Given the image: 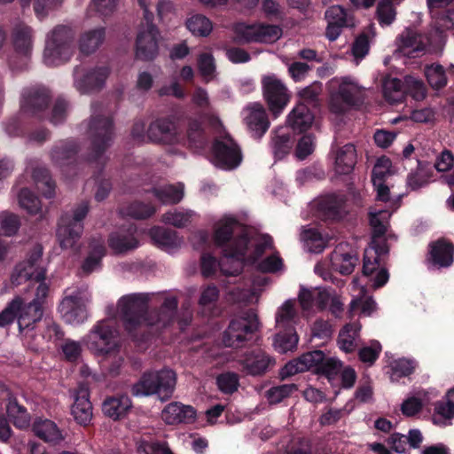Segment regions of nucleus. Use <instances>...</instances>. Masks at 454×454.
I'll use <instances>...</instances> for the list:
<instances>
[{
    "mask_svg": "<svg viewBox=\"0 0 454 454\" xmlns=\"http://www.w3.org/2000/svg\"><path fill=\"white\" fill-rule=\"evenodd\" d=\"M177 309L176 297L166 294H130L121 297L116 308L108 306L109 317H120L129 333L143 325L163 327L172 322Z\"/></svg>",
    "mask_w": 454,
    "mask_h": 454,
    "instance_id": "1",
    "label": "nucleus"
},
{
    "mask_svg": "<svg viewBox=\"0 0 454 454\" xmlns=\"http://www.w3.org/2000/svg\"><path fill=\"white\" fill-rule=\"evenodd\" d=\"M214 239L217 246L223 247L226 258H236L232 270L221 267L225 275H238L245 261L254 262L264 251L272 247V239L268 235H251L234 217L224 216L214 226Z\"/></svg>",
    "mask_w": 454,
    "mask_h": 454,
    "instance_id": "2",
    "label": "nucleus"
},
{
    "mask_svg": "<svg viewBox=\"0 0 454 454\" xmlns=\"http://www.w3.org/2000/svg\"><path fill=\"white\" fill-rule=\"evenodd\" d=\"M117 331L109 320L98 322L82 339L86 347L97 356H106L113 359L114 365L110 368L112 373L118 372L123 362L119 355V345L116 341Z\"/></svg>",
    "mask_w": 454,
    "mask_h": 454,
    "instance_id": "3",
    "label": "nucleus"
},
{
    "mask_svg": "<svg viewBox=\"0 0 454 454\" xmlns=\"http://www.w3.org/2000/svg\"><path fill=\"white\" fill-rule=\"evenodd\" d=\"M93 112L87 124V134L90 140V160L97 161L99 165L106 162L104 155L112 145L114 126L112 119L106 115L98 105L92 106Z\"/></svg>",
    "mask_w": 454,
    "mask_h": 454,
    "instance_id": "4",
    "label": "nucleus"
},
{
    "mask_svg": "<svg viewBox=\"0 0 454 454\" xmlns=\"http://www.w3.org/2000/svg\"><path fill=\"white\" fill-rule=\"evenodd\" d=\"M176 383V373L170 369L148 372L132 386L131 392L135 396L157 395L160 399H168Z\"/></svg>",
    "mask_w": 454,
    "mask_h": 454,
    "instance_id": "5",
    "label": "nucleus"
},
{
    "mask_svg": "<svg viewBox=\"0 0 454 454\" xmlns=\"http://www.w3.org/2000/svg\"><path fill=\"white\" fill-rule=\"evenodd\" d=\"M74 32L64 25L56 26L46 37L43 60L48 66H56L68 60L73 54Z\"/></svg>",
    "mask_w": 454,
    "mask_h": 454,
    "instance_id": "6",
    "label": "nucleus"
},
{
    "mask_svg": "<svg viewBox=\"0 0 454 454\" xmlns=\"http://www.w3.org/2000/svg\"><path fill=\"white\" fill-rule=\"evenodd\" d=\"M88 212L89 203L82 201L72 210L71 214L67 213L60 217L57 237L62 248L74 247L83 231L82 221Z\"/></svg>",
    "mask_w": 454,
    "mask_h": 454,
    "instance_id": "7",
    "label": "nucleus"
},
{
    "mask_svg": "<svg viewBox=\"0 0 454 454\" xmlns=\"http://www.w3.org/2000/svg\"><path fill=\"white\" fill-rule=\"evenodd\" d=\"M257 315L253 310L232 318L223 333V343L230 348H240L249 336L258 329Z\"/></svg>",
    "mask_w": 454,
    "mask_h": 454,
    "instance_id": "8",
    "label": "nucleus"
},
{
    "mask_svg": "<svg viewBox=\"0 0 454 454\" xmlns=\"http://www.w3.org/2000/svg\"><path fill=\"white\" fill-rule=\"evenodd\" d=\"M262 94L270 111L278 116L291 99L286 85L275 74L265 75L262 79Z\"/></svg>",
    "mask_w": 454,
    "mask_h": 454,
    "instance_id": "9",
    "label": "nucleus"
},
{
    "mask_svg": "<svg viewBox=\"0 0 454 454\" xmlns=\"http://www.w3.org/2000/svg\"><path fill=\"white\" fill-rule=\"evenodd\" d=\"M42 255V247L40 246L35 247L28 258L15 267L11 278L12 285L19 286L27 280H35V282L43 280L46 270Z\"/></svg>",
    "mask_w": 454,
    "mask_h": 454,
    "instance_id": "10",
    "label": "nucleus"
},
{
    "mask_svg": "<svg viewBox=\"0 0 454 454\" xmlns=\"http://www.w3.org/2000/svg\"><path fill=\"white\" fill-rule=\"evenodd\" d=\"M298 98L297 105L287 116V123L294 132L305 134L312 127V88L299 90Z\"/></svg>",
    "mask_w": 454,
    "mask_h": 454,
    "instance_id": "11",
    "label": "nucleus"
},
{
    "mask_svg": "<svg viewBox=\"0 0 454 454\" xmlns=\"http://www.w3.org/2000/svg\"><path fill=\"white\" fill-rule=\"evenodd\" d=\"M90 297L85 294V289H78L67 294L61 301L59 309L63 319L71 325H80L87 319L86 303Z\"/></svg>",
    "mask_w": 454,
    "mask_h": 454,
    "instance_id": "12",
    "label": "nucleus"
},
{
    "mask_svg": "<svg viewBox=\"0 0 454 454\" xmlns=\"http://www.w3.org/2000/svg\"><path fill=\"white\" fill-rule=\"evenodd\" d=\"M363 102L361 89L356 83L343 80L337 93L332 95L329 107L332 113L342 114L351 107L361 106Z\"/></svg>",
    "mask_w": 454,
    "mask_h": 454,
    "instance_id": "13",
    "label": "nucleus"
},
{
    "mask_svg": "<svg viewBox=\"0 0 454 454\" xmlns=\"http://www.w3.org/2000/svg\"><path fill=\"white\" fill-rule=\"evenodd\" d=\"M153 19L145 20V23L140 27L136 40V56L143 60H152L159 53L160 35L153 24Z\"/></svg>",
    "mask_w": 454,
    "mask_h": 454,
    "instance_id": "14",
    "label": "nucleus"
},
{
    "mask_svg": "<svg viewBox=\"0 0 454 454\" xmlns=\"http://www.w3.org/2000/svg\"><path fill=\"white\" fill-rule=\"evenodd\" d=\"M214 165L223 169H232L237 168L241 161L240 150L229 137L216 140L213 147Z\"/></svg>",
    "mask_w": 454,
    "mask_h": 454,
    "instance_id": "15",
    "label": "nucleus"
},
{
    "mask_svg": "<svg viewBox=\"0 0 454 454\" xmlns=\"http://www.w3.org/2000/svg\"><path fill=\"white\" fill-rule=\"evenodd\" d=\"M50 98V93L44 87L25 88L20 96V111L31 116L40 115L48 107Z\"/></svg>",
    "mask_w": 454,
    "mask_h": 454,
    "instance_id": "16",
    "label": "nucleus"
},
{
    "mask_svg": "<svg viewBox=\"0 0 454 454\" xmlns=\"http://www.w3.org/2000/svg\"><path fill=\"white\" fill-rule=\"evenodd\" d=\"M237 34L244 42H259L271 43L280 38L282 30L274 25H239Z\"/></svg>",
    "mask_w": 454,
    "mask_h": 454,
    "instance_id": "17",
    "label": "nucleus"
},
{
    "mask_svg": "<svg viewBox=\"0 0 454 454\" xmlns=\"http://www.w3.org/2000/svg\"><path fill=\"white\" fill-rule=\"evenodd\" d=\"M109 74V70L106 67H100L91 69H85L82 67H76L74 69V87L81 93H87L92 90L100 88Z\"/></svg>",
    "mask_w": 454,
    "mask_h": 454,
    "instance_id": "18",
    "label": "nucleus"
},
{
    "mask_svg": "<svg viewBox=\"0 0 454 454\" xmlns=\"http://www.w3.org/2000/svg\"><path fill=\"white\" fill-rule=\"evenodd\" d=\"M147 137L154 143L173 145L179 141V131L173 119L163 117L150 124Z\"/></svg>",
    "mask_w": 454,
    "mask_h": 454,
    "instance_id": "19",
    "label": "nucleus"
},
{
    "mask_svg": "<svg viewBox=\"0 0 454 454\" xmlns=\"http://www.w3.org/2000/svg\"><path fill=\"white\" fill-rule=\"evenodd\" d=\"M239 364L246 373L258 376L264 374L274 366L275 360L262 350H253L246 352L239 359Z\"/></svg>",
    "mask_w": 454,
    "mask_h": 454,
    "instance_id": "20",
    "label": "nucleus"
},
{
    "mask_svg": "<svg viewBox=\"0 0 454 454\" xmlns=\"http://www.w3.org/2000/svg\"><path fill=\"white\" fill-rule=\"evenodd\" d=\"M134 224L122 227L111 233L108 239L109 247L115 254H125L137 248L140 245Z\"/></svg>",
    "mask_w": 454,
    "mask_h": 454,
    "instance_id": "21",
    "label": "nucleus"
},
{
    "mask_svg": "<svg viewBox=\"0 0 454 454\" xmlns=\"http://www.w3.org/2000/svg\"><path fill=\"white\" fill-rule=\"evenodd\" d=\"M32 29L20 24L15 27L12 33V43L17 53L20 54L21 64L17 65L14 59L12 58L9 62L12 68L20 69L27 64V56L31 52L33 39Z\"/></svg>",
    "mask_w": 454,
    "mask_h": 454,
    "instance_id": "22",
    "label": "nucleus"
},
{
    "mask_svg": "<svg viewBox=\"0 0 454 454\" xmlns=\"http://www.w3.org/2000/svg\"><path fill=\"white\" fill-rule=\"evenodd\" d=\"M244 120L249 130L257 137H261L270 127L266 111L260 103H251L244 109Z\"/></svg>",
    "mask_w": 454,
    "mask_h": 454,
    "instance_id": "23",
    "label": "nucleus"
},
{
    "mask_svg": "<svg viewBox=\"0 0 454 454\" xmlns=\"http://www.w3.org/2000/svg\"><path fill=\"white\" fill-rule=\"evenodd\" d=\"M74 420L80 425H87L92 419V404L90 401L89 387L80 384L74 393V402L71 408Z\"/></svg>",
    "mask_w": 454,
    "mask_h": 454,
    "instance_id": "24",
    "label": "nucleus"
},
{
    "mask_svg": "<svg viewBox=\"0 0 454 454\" xmlns=\"http://www.w3.org/2000/svg\"><path fill=\"white\" fill-rule=\"evenodd\" d=\"M397 51L408 58H416L425 51L423 35L411 28L404 29L396 39Z\"/></svg>",
    "mask_w": 454,
    "mask_h": 454,
    "instance_id": "25",
    "label": "nucleus"
},
{
    "mask_svg": "<svg viewBox=\"0 0 454 454\" xmlns=\"http://www.w3.org/2000/svg\"><path fill=\"white\" fill-rule=\"evenodd\" d=\"M314 306L319 311L329 309L335 317L343 311V303L332 287H314Z\"/></svg>",
    "mask_w": 454,
    "mask_h": 454,
    "instance_id": "26",
    "label": "nucleus"
},
{
    "mask_svg": "<svg viewBox=\"0 0 454 454\" xmlns=\"http://www.w3.org/2000/svg\"><path fill=\"white\" fill-rule=\"evenodd\" d=\"M75 153L76 147L72 141H61L51 151L52 161L62 168L66 176L76 170V166L74 165Z\"/></svg>",
    "mask_w": 454,
    "mask_h": 454,
    "instance_id": "27",
    "label": "nucleus"
},
{
    "mask_svg": "<svg viewBox=\"0 0 454 454\" xmlns=\"http://www.w3.org/2000/svg\"><path fill=\"white\" fill-rule=\"evenodd\" d=\"M346 200L344 196L334 193L326 194L318 199L317 207V210L322 213L327 220H340L345 214Z\"/></svg>",
    "mask_w": 454,
    "mask_h": 454,
    "instance_id": "28",
    "label": "nucleus"
},
{
    "mask_svg": "<svg viewBox=\"0 0 454 454\" xmlns=\"http://www.w3.org/2000/svg\"><path fill=\"white\" fill-rule=\"evenodd\" d=\"M43 314V309L39 305L28 302L24 303L21 298L20 309L18 311V325L20 333L27 336L34 329L35 325L39 322Z\"/></svg>",
    "mask_w": 454,
    "mask_h": 454,
    "instance_id": "29",
    "label": "nucleus"
},
{
    "mask_svg": "<svg viewBox=\"0 0 454 454\" xmlns=\"http://www.w3.org/2000/svg\"><path fill=\"white\" fill-rule=\"evenodd\" d=\"M106 30L105 27H97L82 31L78 39V48L82 55L89 56L96 52L105 43Z\"/></svg>",
    "mask_w": 454,
    "mask_h": 454,
    "instance_id": "30",
    "label": "nucleus"
},
{
    "mask_svg": "<svg viewBox=\"0 0 454 454\" xmlns=\"http://www.w3.org/2000/svg\"><path fill=\"white\" fill-rule=\"evenodd\" d=\"M342 366L339 359L327 357L323 351L314 349V374L324 376L332 382L340 374Z\"/></svg>",
    "mask_w": 454,
    "mask_h": 454,
    "instance_id": "31",
    "label": "nucleus"
},
{
    "mask_svg": "<svg viewBox=\"0 0 454 454\" xmlns=\"http://www.w3.org/2000/svg\"><path fill=\"white\" fill-rule=\"evenodd\" d=\"M428 260L433 265L447 268L453 263L454 245L445 239L431 242Z\"/></svg>",
    "mask_w": 454,
    "mask_h": 454,
    "instance_id": "32",
    "label": "nucleus"
},
{
    "mask_svg": "<svg viewBox=\"0 0 454 454\" xmlns=\"http://www.w3.org/2000/svg\"><path fill=\"white\" fill-rule=\"evenodd\" d=\"M0 390L2 398L7 401L6 412L14 426L19 428L27 427L30 423V416L27 410L17 403L16 398L3 385H0Z\"/></svg>",
    "mask_w": 454,
    "mask_h": 454,
    "instance_id": "33",
    "label": "nucleus"
},
{
    "mask_svg": "<svg viewBox=\"0 0 454 454\" xmlns=\"http://www.w3.org/2000/svg\"><path fill=\"white\" fill-rule=\"evenodd\" d=\"M196 412L192 406L180 403H171L162 411V419L169 425L178 423H191L195 418Z\"/></svg>",
    "mask_w": 454,
    "mask_h": 454,
    "instance_id": "34",
    "label": "nucleus"
},
{
    "mask_svg": "<svg viewBox=\"0 0 454 454\" xmlns=\"http://www.w3.org/2000/svg\"><path fill=\"white\" fill-rule=\"evenodd\" d=\"M298 320V311L295 309V300L285 301L276 310L275 325L279 331L294 330Z\"/></svg>",
    "mask_w": 454,
    "mask_h": 454,
    "instance_id": "35",
    "label": "nucleus"
},
{
    "mask_svg": "<svg viewBox=\"0 0 454 454\" xmlns=\"http://www.w3.org/2000/svg\"><path fill=\"white\" fill-rule=\"evenodd\" d=\"M131 408V401L127 395L106 398L102 404L104 414L114 420L122 419Z\"/></svg>",
    "mask_w": 454,
    "mask_h": 454,
    "instance_id": "36",
    "label": "nucleus"
},
{
    "mask_svg": "<svg viewBox=\"0 0 454 454\" xmlns=\"http://www.w3.org/2000/svg\"><path fill=\"white\" fill-rule=\"evenodd\" d=\"M149 235L154 244L168 252L173 251L182 244V239L176 235V231L161 227L152 228Z\"/></svg>",
    "mask_w": 454,
    "mask_h": 454,
    "instance_id": "37",
    "label": "nucleus"
},
{
    "mask_svg": "<svg viewBox=\"0 0 454 454\" xmlns=\"http://www.w3.org/2000/svg\"><path fill=\"white\" fill-rule=\"evenodd\" d=\"M356 163V153L354 145L347 144L340 148L335 156V170L340 175H348Z\"/></svg>",
    "mask_w": 454,
    "mask_h": 454,
    "instance_id": "38",
    "label": "nucleus"
},
{
    "mask_svg": "<svg viewBox=\"0 0 454 454\" xmlns=\"http://www.w3.org/2000/svg\"><path fill=\"white\" fill-rule=\"evenodd\" d=\"M183 184H165L153 189L154 197L162 204H176L184 195Z\"/></svg>",
    "mask_w": 454,
    "mask_h": 454,
    "instance_id": "39",
    "label": "nucleus"
},
{
    "mask_svg": "<svg viewBox=\"0 0 454 454\" xmlns=\"http://www.w3.org/2000/svg\"><path fill=\"white\" fill-rule=\"evenodd\" d=\"M433 176V167L430 162L418 160V167L407 176V185L412 191L426 185Z\"/></svg>",
    "mask_w": 454,
    "mask_h": 454,
    "instance_id": "40",
    "label": "nucleus"
},
{
    "mask_svg": "<svg viewBox=\"0 0 454 454\" xmlns=\"http://www.w3.org/2000/svg\"><path fill=\"white\" fill-rule=\"evenodd\" d=\"M33 431L41 439L49 442H59L63 440V435L57 425L49 419L35 421Z\"/></svg>",
    "mask_w": 454,
    "mask_h": 454,
    "instance_id": "41",
    "label": "nucleus"
},
{
    "mask_svg": "<svg viewBox=\"0 0 454 454\" xmlns=\"http://www.w3.org/2000/svg\"><path fill=\"white\" fill-rule=\"evenodd\" d=\"M196 216L197 214L191 209H174L162 215L161 221L176 228H184L190 224Z\"/></svg>",
    "mask_w": 454,
    "mask_h": 454,
    "instance_id": "42",
    "label": "nucleus"
},
{
    "mask_svg": "<svg viewBox=\"0 0 454 454\" xmlns=\"http://www.w3.org/2000/svg\"><path fill=\"white\" fill-rule=\"evenodd\" d=\"M312 366V352H307L299 358L287 363L280 371V377L286 379L296 373L309 371Z\"/></svg>",
    "mask_w": 454,
    "mask_h": 454,
    "instance_id": "43",
    "label": "nucleus"
},
{
    "mask_svg": "<svg viewBox=\"0 0 454 454\" xmlns=\"http://www.w3.org/2000/svg\"><path fill=\"white\" fill-rule=\"evenodd\" d=\"M32 177L44 197L52 198L55 195V184L51 180L49 172L43 167H36L33 169Z\"/></svg>",
    "mask_w": 454,
    "mask_h": 454,
    "instance_id": "44",
    "label": "nucleus"
},
{
    "mask_svg": "<svg viewBox=\"0 0 454 454\" xmlns=\"http://www.w3.org/2000/svg\"><path fill=\"white\" fill-rule=\"evenodd\" d=\"M105 246L102 240L91 244V249L89 255L82 265V270L84 274H90L100 267V262L105 255Z\"/></svg>",
    "mask_w": 454,
    "mask_h": 454,
    "instance_id": "45",
    "label": "nucleus"
},
{
    "mask_svg": "<svg viewBox=\"0 0 454 454\" xmlns=\"http://www.w3.org/2000/svg\"><path fill=\"white\" fill-rule=\"evenodd\" d=\"M417 364L414 360L399 358L394 360L390 364V379L392 381H398L400 379L411 375Z\"/></svg>",
    "mask_w": 454,
    "mask_h": 454,
    "instance_id": "46",
    "label": "nucleus"
},
{
    "mask_svg": "<svg viewBox=\"0 0 454 454\" xmlns=\"http://www.w3.org/2000/svg\"><path fill=\"white\" fill-rule=\"evenodd\" d=\"M235 260L236 258H226L223 255V258L217 262L216 260L209 254H204L201 256V273L204 277H210L215 272L216 268L219 267L221 271L225 274L222 270L221 263L224 262L225 268L232 270L235 266Z\"/></svg>",
    "mask_w": 454,
    "mask_h": 454,
    "instance_id": "47",
    "label": "nucleus"
},
{
    "mask_svg": "<svg viewBox=\"0 0 454 454\" xmlns=\"http://www.w3.org/2000/svg\"><path fill=\"white\" fill-rule=\"evenodd\" d=\"M298 343L294 330L279 331L274 338V348L279 353L293 351Z\"/></svg>",
    "mask_w": 454,
    "mask_h": 454,
    "instance_id": "48",
    "label": "nucleus"
},
{
    "mask_svg": "<svg viewBox=\"0 0 454 454\" xmlns=\"http://www.w3.org/2000/svg\"><path fill=\"white\" fill-rule=\"evenodd\" d=\"M390 214L387 210H380L376 213L369 214L370 224L372 228V239H381L386 235L387 231Z\"/></svg>",
    "mask_w": 454,
    "mask_h": 454,
    "instance_id": "49",
    "label": "nucleus"
},
{
    "mask_svg": "<svg viewBox=\"0 0 454 454\" xmlns=\"http://www.w3.org/2000/svg\"><path fill=\"white\" fill-rule=\"evenodd\" d=\"M425 75L429 85L434 90H441L447 84L446 71L440 64L427 66Z\"/></svg>",
    "mask_w": 454,
    "mask_h": 454,
    "instance_id": "50",
    "label": "nucleus"
},
{
    "mask_svg": "<svg viewBox=\"0 0 454 454\" xmlns=\"http://www.w3.org/2000/svg\"><path fill=\"white\" fill-rule=\"evenodd\" d=\"M358 262L359 257L356 254H338L333 259V266L341 275L348 276L354 271Z\"/></svg>",
    "mask_w": 454,
    "mask_h": 454,
    "instance_id": "51",
    "label": "nucleus"
},
{
    "mask_svg": "<svg viewBox=\"0 0 454 454\" xmlns=\"http://www.w3.org/2000/svg\"><path fill=\"white\" fill-rule=\"evenodd\" d=\"M19 205L31 215L41 213L42 205L40 200L28 189H22L18 195Z\"/></svg>",
    "mask_w": 454,
    "mask_h": 454,
    "instance_id": "52",
    "label": "nucleus"
},
{
    "mask_svg": "<svg viewBox=\"0 0 454 454\" xmlns=\"http://www.w3.org/2000/svg\"><path fill=\"white\" fill-rule=\"evenodd\" d=\"M187 28L195 35L207 36L212 31L211 21L204 15L193 14L186 20Z\"/></svg>",
    "mask_w": 454,
    "mask_h": 454,
    "instance_id": "53",
    "label": "nucleus"
},
{
    "mask_svg": "<svg viewBox=\"0 0 454 454\" xmlns=\"http://www.w3.org/2000/svg\"><path fill=\"white\" fill-rule=\"evenodd\" d=\"M297 390L295 384H283L268 389L265 393L269 403L277 404L291 396Z\"/></svg>",
    "mask_w": 454,
    "mask_h": 454,
    "instance_id": "54",
    "label": "nucleus"
},
{
    "mask_svg": "<svg viewBox=\"0 0 454 454\" xmlns=\"http://www.w3.org/2000/svg\"><path fill=\"white\" fill-rule=\"evenodd\" d=\"M325 19L328 23L344 27L354 26L353 18L348 14L347 11L343 7L340 5H333L327 9L325 12Z\"/></svg>",
    "mask_w": 454,
    "mask_h": 454,
    "instance_id": "55",
    "label": "nucleus"
},
{
    "mask_svg": "<svg viewBox=\"0 0 454 454\" xmlns=\"http://www.w3.org/2000/svg\"><path fill=\"white\" fill-rule=\"evenodd\" d=\"M20 227V219L19 215L3 211L0 213V231L8 237L15 235Z\"/></svg>",
    "mask_w": 454,
    "mask_h": 454,
    "instance_id": "56",
    "label": "nucleus"
},
{
    "mask_svg": "<svg viewBox=\"0 0 454 454\" xmlns=\"http://www.w3.org/2000/svg\"><path fill=\"white\" fill-rule=\"evenodd\" d=\"M403 92L409 94L415 100L420 101L427 96V88L421 80L413 76H406Z\"/></svg>",
    "mask_w": 454,
    "mask_h": 454,
    "instance_id": "57",
    "label": "nucleus"
},
{
    "mask_svg": "<svg viewBox=\"0 0 454 454\" xmlns=\"http://www.w3.org/2000/svg\"><path fill=\"white\" fill-rule=\"evenodd\" d=\"M377 19L381 26H389L395 19V9L392 0H380L377 6Z\"/></svg>",
    "mask_w": 454,
    "mask_h": 454,
    "instance_id": "58",
    "label": "nucleus"
},
{
    "mask_svg": "<svg viewBox=\"0 0 454 454\" xmlns=\"http://www.w3.org/2000/svg\"><path fill=\"white\" fill-rule=\"evenodd\" d=\"M41 335L46 342L56 344L63 338L64 333L54 320L51 318H45L43 323Z\"/></svg>",
    "mask_w": 454,
    "mask_h": 454,
    "instance_id": "59",
    "label": "nucleus"
},
{
    "mask_svg": "<svg viewBox=\"0 0 454 454\" xmlns=\"http://www.w3.org/2000/svg\"><path fill=\"white\" fill-rule=\"evenodd\" d=\"M403 87H404V83L397 78L385 82L383 86L385 98L395 103H401L403 97Z\"/></svg>",
    "mask_w": 454,
    "mask_h": 454,
    "instance_id": "60",
    "label": "nucleus"
},
{
    "mask_svg": "<svg viewBox=\"0 0 454 454\" xmlns=\"http://www.w3.org/2000/svg\"><path fill=\"white\" fill-rule=\"evenodd\" d=\"M198 68L206 82L215 78V65L213 56L210 53H201L198 58Z\"/></svg>",
    "mask_w": 454,
    "mask_h": 454,
    "instance_id": "61",
    "label": "nucleus"
},
{
    "mask_svg": "<svg viewBox=\"0 0 454 454\" xmlns=\"http://www.w3.org/2000/svg\"><path fill=\"white\" fill-rule=\"evenodd\" d=\"M21 297L16 296L0 312V327L12 324L15 318L18 319V311L20 309Z\"/></svg>",
    "mask_w": 454,
    "mask_h": 454,
    "instance_id": "62",
    "label": "nucleus"
},
{
    "mask_svg": "<svg viewBox=\"0 0 454 454\" xmlns=\"http://www.w3.org/2000/svg\"><path fill=\"white\" fill-rule=\"evenodd\" d=\"M239 381V376L230 372L220 374L216 379L219 389L225 394L235 392L238 389Z\"/></svg>",
    "mask_w": 454,
    "mask_h": 454,
    "instance_id": "63",
    "label": "nucleus"
},
{
    "mask_svg": "<svg viewBox=\"0 0 454 454\" xmlns=\"http://www.w3.org/2000/svg\"><path fill=\"white\" fill-rule=\"evenodd\" d=\"M390 166L391 162L387 158H380L377 160L372 171V184L385 183L386 177L389 175Z\"/></svg>",
    "mask_w": 454,
    "mask_h": 454,
    "instance_id": "64",
    "label": "nucleus"
}]
</instances>
